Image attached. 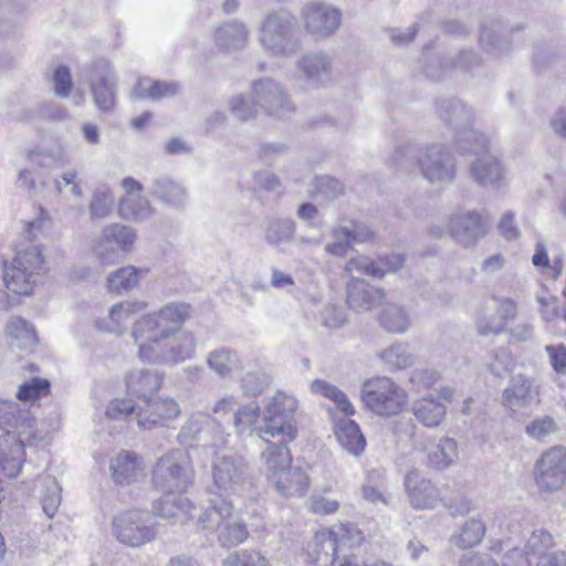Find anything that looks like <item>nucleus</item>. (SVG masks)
Wrapping results in <instances>:
<instances>
[{"label":"nucleus","instance_id":"obj_1","mask_svg":"<svg viewBox=\"0 0 566 566\" xmlns=\"http://www.w3.org/2000/svg\"><path fill=\"white\" fill-rule=\"evenodd\" d=\"M190 313L189 304L169 302L135 319L130 337L137 358L145 364L167 366L191 359L196 353V338L182 328Z\"/></svg>","mask_w":566,"mask_h":566},{"label":"nucleus","instance_id":"obj_2","mask_svg":"<svg viewBox=\"0 0 566 566\" xmlns=\"http://www.w3.org/2000/svg\"><path fill=\"white\" fill-rule=\"evenodd\" d=\"M30 410L22 409L15 401L0 402V470L8 478H15L25 459L24 448L33 447L43 439L34 429Z\"/></svg>","mask_w":566,"mask_h":566},{"label":"nucleus","instance_id":"obj_3","mask_svg":"<svg viewBox=\"0 0 566 566\" xmlns=\"http://www.w3.org/2000/svg\"><path fill=\"white\" fill-rule=\"evenodd\" d=\"M198 527L217 536L222 546H237L249 537L242 517L228 501L208 505L198 515Z\"/></svg>","mask_w":566,"mask_h":566},{"label":"nucleus","instance_id":"obj_4","mask_svg":"<svg viewBox=\"0 0 566 566\" xmlns=\"http://www.w3.org/2000/svg\"><path fill=\"white\" fill-rule=\"evenodd\" d=\"M361 401L376 416L396 417L409 406L407 390L390 377L378 376L365 380L360 390Z\"/></svg>","mask_w":566,"mask_h":566},{"label":"nucleus","instance_id":"obj_5","mask_svg":"<svg viewBox=\"0 0 566 566\" xmlns=\"http://www.w3.org/2000/svg\"><path fill=\"white\" fill-rule=\"evenodd\" d=\"M195 476L189 452L185 449H172L157 460L151 482L156 489L164 492L182 493L192 486Z\"/></svg>","mask_w":566,"mask_h":566},{"label":"nucleus","instance_id":"obj_6","mask_svg":"<svg viewBox=\"0 0 566 566\" xmlns=\"http://www.w3.org/2000/svg\"><path fill=\"white\" fill-rule=\"evenodd\" d=\"M213 485L224 494H240L251 485V470L248 462L237 452L220 447L211 460Z\"/></svg>","mask_w":566,"mask_h":566},{"label":"nucleus","instance_id":"obj_7","mask_svg":"<svg viewBox=\"0 0 566 566\" xmlns=\"http://www.w3.org/2000/svg\"><path fill=\"white\" fill-rule=\"evenodd\" d=\"M137 240L136 230L122 223L105 226L88 243L90 253L102 264L113 265L132 252Z\"/></svg>","mask_w":566,"mask_h":566},{"label":"nucleus","instance_id":"obj_8","mask_svg":"<svg viewBox=\"0 0 566 566\" xmlns=\"http://www.w3.org/2000/svg\"><path fill=\"white\" fill-rule=\"evenodd\" d=\"M295 18L285 10L269 12L262 19L258 30V41L268 53L274 56L294 52L292 32Z\"/></svg>","mask_w":566,"mask_h":566},{"label":"nucleus","instance_id":"obj_9","mask_svg":"<svg viewBox=\"0 0 566 566\" xmlns=\"http://www.w3.org/2000/svg\"><path fill=\"white\" fill-rule=\"evenodd\" d=\"M42 263L38 245H30L25 250L18 251L12 263L4 270L3 280L7 289L19 295L31 294L40 276Z\"/></svg>","mask_w":566,"mask_h":566},{"label":"nucleus","instance_id":"obj_10","mask_svg":"<svg viewBox=\"0 0 566 566\" xmlns=\"http://www.w3.org/2000/svg\"><path fill=\"white\" fill-rule=\"evenodd\" d=\"M112 533L123 545L142 547L157 536V526L148 512L130 510L114 516Z\"/></svg>","mask_w":566,"mask_h":566},{"label":"nucleus","instance_id":"obj_11","mask_svg":"<svg viewBox=\"0 0 566 566\" xmlns=\"http://www.w3.org/2000/svg\"><path fill=\"white\" fill-rule=\"evenodd\" d=\"M440 118L453 130V144L458 153H464L472 143L479 144L481 149L485 144V136L471 128L473 115L467 106L457 99L442 101L439 104Z\"/></svg>","mask_w":566,"mask_h":566},{"label":"nucleus","instance_id":"obj_12","mask_svg":"<svg viewBox=\"0 0 566 566\" xmlns=\"http://www.w3.org/2000/svg\"><path fill=\"white\" fill-rule=\"evenodd\" d=\"M418 167L421 176L431 184L447 185L457 177L454 158L442 145H427L420 148Z\"/></svg>","mask_w":566,"mask_h":566},{"label":"nucleus","instance_id":"obj_13","mask_svg":"<svg viewBox=\"0 0 566 566\" xmlns=\"http://www.w3.org/2000/svg\"><path fill=\"white\" fill-rule=\"evenodd\" d=\"M534 480L542 492L553 493L566 482V448L555 446L544 451L534 467Z\"/></svg>","mask_w":566,"mask_h":566},{"label":"nucleus","instance_id":"obj_14","mask_svg":"<svg viewBox=\"0 0 566 566\" xmlns=\"http://www.w3.org/2000/svg\"><path fill=\"white\" fill-rule=\"evenodd\" d=\"M300 15L306 32L315 39H327L335 34L343 20L340 9L323 1L307 2Z\"/></svg>","mask_w":566,"mask_h":566},{"label":"nucleus","instance_id":"obj_15","mask_svg":"<svg viewBox=\"0 0 566 566\" xmlns=\"http://www.w3.org/2000/svg\"><path fill=\"white\" fill-rule=\"evenodd\" d=\"M363 541L364 536L359 528L349 523H339L315 533L313 538L314 553L317 559L321 555H324L326 562H328L335 557L338 549L359 546Z\"/></svg>","mask_w":566,"mask_h":566},{"label":"nucleus","instance_id":"obj_16","mask_svg":"<svg viewBox=\"0 0 566 566\" xmlns=\"http://www.w3.org/2000/svg\"><path fill=\"white\" fill-rule=\"evenodd\" d=\"M228 436L220 424L203 413L192 415L182 426L179 437L184 443L210 447L216 450L226 447Z\"/></svg>","mask_w":566,"mask_h":566},{"label":"nucleus","instance_id":"obj_17","mask_svg":"<svg viewBox=\"0 0 566 566\" xmlns=\"http://www.w3.org/2000/svg\"><path fill=\"white\" fill-rule=\"evenodd\" d=\"M88 80L98 109L112 112L115 107L117 78L111 63L106 60L94 62L88 71Z\"/></svg>","mask_w":566,"mask_h":566},{"label":"nucleus","instance_id":"obj_18","mask_svg":"<svg viewBox=\"0 0 566 566\" xmlns=\"http://www.w3.org/2000/svg\"><path fill=\"white\" fill-rule=\"evenodd\" d=\"M252 94L259 108L264 109L272 116L284 117L294 109L289 95L280 84L269 77L254 82Z\"/></svg>","mask_w":566,"mask_h":566},{"label":"nucleus","instance_id":"obj_19","mask_svg":"<svg viewBox=\"0 0 566 566\" xmlns=\"http://www.w3.org/2000/svg\"><path fill=\"white\" fill-rule=\"evenodd\" d=\"M295 67L305 86L314 90L331 77L333 61L326 52L308 51L296 60Z\"/></svg>","mask_w":566,"mask_h":566},{"label":"nucleus","instance_id":"obj_20","mask_svg":"<svg viewBox=\"0 0 566 566\" xmlns=\"http://www.w3.org/2000/svg\"><path fill=\"white\" fill-rule=\"evenodd\" d=\"M488 144L485 137L484 147L481 149L474 142L463 154L472 153L476 157L471 164V178L482 186H495L503 179L504 171L496 156L489 150Z\"/></svg>","mask_w":566,"mask_h":566},{"label":"nucleus","instance_id":"obj_21","mask_svg":"<svg viewBox=\"0 0 566 566\" xmlns=\"http://www.w3.org/2000/svg\"><path fill=\"white\" fill-rule=\"evenodd\" d=\"M180 415L178 402L169 397L144 399V405L136 412L138 426L143 429H151L155 426H165Z\"/></svg>","mask_w":566,"mask_h":566},{"label":"nucleus","instance_id":"obj_22","mask_svg":"<svg viewBox=\"0 0 566 566\" xmlns=\"http://www.w3.org/2000/svg\"><path fill=\"white\" fill-rule=\"evenodd\" d=\"M450 235L463 247L476 243L486 233V222L476 211L453 214L448 224Z\"/></svg>","mask_w":566,"mask_h":566},{"label":"nucleus","instance_id":"obj_23","mask_svg":"<svg viewBox=\"0 0 566 566\" xmlns=\"http://www.w3.org/2000/svg\"><path fill=\"white\" fill-rule=\"evenodd\" d=\"M410 504L416 509H433L441 502V491L419 470H410L405 479Z\"/></svg>","mask_w":566,"mask_h":566},{"label":"nucleus","instance_id":"obj_24","mask_svg":"<svg viewBox=\"0 0 566 566\" xmlns=\"http://www.w3.org/2000/svg\"><path fill=\"white\" fill-rule=\"evenodd\" d=\"M346 301L350 308L367 312L380 305L385 292L367 283L364 279L352 276L347 282Z\"/></svg>","mask_w":566,"mask_h":566},{"label":"nucleus","instance_id":"obj_25","mask_svg":"<svg viewBox=\"0 0 566 566\" xmlns=\"http://www.w3.org/2000/svg\"><path fill=\"white\" fill-rule=\"evenodd\" d=\"M147 307L143 301L126 300L112 305L108 317L97 323L98 328L122 336L126 333L132 318Z\"/></svg>","mask_w":566,"mask_h":566},{"label":"nucleus","instance_id":"obj_26","mask_svg":"<svg viewBox=\"0 0 566 566\" xmlns=\"http://www.w3.org/2000/svg\"><path fill=\"white\" fill-rule=\"evenodd\" d=\"M111 478L114 483L129 485L145 476L143 461L128 451H120L109 461Z\"/></svg>","mask_w":566,"mask_h":566},{"label":"nucleus","instance_id":"obj_27","mask_svg":"<svg viewBox=\"0 0 566 566\" xmlns=\"http://www.w3.org/2000/svg\"><path fill=\"white\" fill-rule=\"evenodd\" d=\"M416 420L427 429L440 427L447 418V406L431 395L416 399L411 405Z\"/></svg>","mask_w":566,"mask_h":566},{"label":"nucleus","instance_id":"obj_28","mask_svg":"<svg viewBox=\"0 0 566 566\" xmlns=\"http://www.w3.org/2000/svg\"><path fill=\"white\" fill-rule=\"evenodd\" d=\"M249 41V29L238 20L224 22L214 31V43L227 52L242 50Z\"/></svg>","mask_w":566,"mask_h":566},{"label":"nucleus","instance_id":"obj_29","mask_svg":"<svg viewBox=\"0 0 566 566\" xmlns=\"http://www.w3.org/2000/svg\"><path fill=\"white\" fill-rule=\"evenodd\" d=\"M275 490L285 497L302 496L308 490V476L300 467L290 465L270 480Z\"/></svg>","mask_w":566,"mask_h":566},{"label":"nucleus","instance_id":"obj_30","mask_svg":"<svg viewBox=\"0 0 566 566\" xmlns=\"http://www.w3.org/2000/svg\"><path fill=\"white\" fill-rule=\"evenodd\" d=\"M481 46L493 55H501L510 48L507 28L499 20L488 19L482 23Z\"/></svg>","mask_w":566,"mask_h":566},{"label":"nucleus","instance_id":"obj_31","mask_svg":"<svg viewBox=\"0 0 566 566\" xmlns=\"http://www.w3.org/2000/svg\"><path fill=\"white\" fill-rule=\"evenodd\" d=\"M157 514L171 523L185 524L196 516L197 509L184 496H166L155 506Z\"/></svg>","mask_w":566,"mask_h":566},{"label":"nucleus","instance_id":"obj_32","mask_svg":"<svg viewBox=\"0 0 566 566\" xmlns=\"http://www.w3.org/2000/svg\"><path fill=\"white\" fill-rule=\"evenodd\" d=\"M260 458L261 471L268 481L279 475L283 470L289 469L292 462V455L286 447V442L268 443Z\"/></svg>","mask_w":566,"mask_h":566},{"label":"nucleus","instance_id":"obj_33","mask_svg":"<svg viewBox=\"0 0 566 566\" xmlns=\"http://www.w3.org/2000/svg\"><path fill=\"white\" fill-rule=\"evenodd\" d=\"M334 433L338 443L348 453L357 457L365 450L366 440L359 426L354 420L349 418L336 419Z\"/></svg>","mask_w":566,"mask_h":566},{"label":"nucleus","instance_id":"obj_34","mask_svg":"<svg viewBox=\"0 0 566 566\" xmlns=\"http://www.w3.org/2000/svg\"><path fill=\"white\" fill-rule=\"evenodd\" d=\"M532 399V381L522 374L513 376L502 394L503 406L512 411L526 407Z\"/></svg>","mask_w":566,"mask_h":566},{"label":"nucleus","instance_id":"obj_35","mask_svg":"<svg viewBox=\"0 0 566 566\" xmlns=\"http://www.w3.org/2000/svg\"><path fill=\"white\" fill-rule=\"evenodd\" d=\"M163 384V377L157 371L148 369H135L126 376V388L132 395L139 398H149L159 390Z\"/></svg>","mask_w":566,"mask_h":566},{"label":"nucleus","instance_id":"obj_36","mask_svg":"<svg viewBox=\"0 0 566 566\" xmlns=\"http://www.w3.org/2000/svg\"><path fill=\"white\" fill-rule=\"evenodd\" d=\"M265 436L272 438L281 437L284 442L292 441L296 437V427L293 419L279 416L277 411H274L273 408H265L260 427V437L265 439Z\"/></svg>","mask_w":566,"mask_h":566},{"label":"nucleus","instance_id":"obj_37","mask_svg":"<svg viewBox=\"0 0 566 566\" xmlns=\"http://www.w3.org/2000/svg\"><path fill=\"white\" fill-rule=\"evenodd\" d=\"M6 333L12 348L29 353L38 344L34 327L22 317H11Z\"/></svg>","mask_w":566,"mask_h":566},{"label":"nucleus","instance_id":"obj_38","mask_svg":"<svg viewBox=\"0 0 566 566\" xmlns=\"http://www.w3.org/2000/svg\"><path fill=\"white\" fill-rule=\"evenodd\" d=\"M147 270L138 269L133 265L119 268L108 274L106 285L109 292L123 295L134 290Z\"/></svg>","mask_w":566,"mask_h":566},{"label":"nucleus","instance_id":"obj_39","mask_svg":"<svg viewBox=\"0 0 566 566\" xmlns=\"http://www.w3.org/2000/svg\"><path fill=\"white\" fill-rule=\"evenodd\" d=\"M151 195L159 201L174 208H184L188 201V191L179 182L169 178H159L154 182Z\"/></svg>","mask_w":566,"mask_h":566},{"label":"nucleus","instance_id":"obj_40","mask_svg":"<svg viewBox=\"0 0 566 566\" xmlns=\"http://www.w3.org/2000/svg\"><path fill=\"white\" fill-rule=\"evenodd\" d=\"M36 493L42 505L43 512L52 517L56 513L62 495H61V486L59 485L56 479L52 475H41L36 481Z\"/></svg>","mask_w":566,"mask_h":566},{"label":"nucleus","instance_id":"obj_41","mask_svg":"<svg viewBox=\"0 0 566 566\" xmlns=\"http://www.w3.org/2000/svg\"><path fill=\"white\" fill-rule=\"evenodd\" d=\"M119 214L132 222H144L154 217L156 209L143 196H125L119 201Z\"/></svg>","mask_w":566,"mask_h":566},{"label":"nucleus","instance_id":"obj_42","mask_svg":"<svg viewBox=\"0 0 566 566\" xmlns=\"http://www.w3.org/2000/svg\"><path fill=\"white\" fill-rule=\"evenodd\" d=\"M458 455V443L449 437H441L427 452L429 465L437 470H444L452 465Z\"/></svg>","mask_w":566,"mask_h":566},{"label":"nucleus","instance_id":"obj_43","mask_svg":"<svg viewBox=\"0 0 566 566\" xmlns=\"http://www.w3.org/2000/svg\"><path fill=\"white\" fill-rule=\"evenodd\" d=\"M379 322L388 332L402 334L411 326L412 318L405 306L391 303L382 308Z\"/></svg>","mask_w":566,"mask_h":566},{"label":"nucleus","instance_id":"obj_44","mask_svg":"<svg viewBox=\"0 0 566 566\" xmlns=\"http://www.w3.org/2000/svg\"><path fill=\"white\" fill-rule=\"evenodd\" d=\"M485 525L480 518L467 520L451 536V542L459 548L465 549L479 545L485 536Z\"/></svg>","mask_w":566,"mask_h":566},{"label":"nucleus","instance_id":"obj_45","mask_svg":"<svg viewBox=\"0 0 566 566\" xmlns=\"http://www.w3.org/2000/svg\"><path fill=\"white\" fill-rule=\"evenodd\" d=\"M505 326L506 324L503 318L497 315L495 306L491 305L489 301L478 310L475 327L479 335L483 337L499 335L504 331Z\"/></svg>","mask_w":566,"mask_h":566},{"label":"nucleus","instance_id":"obj_46","mask_svg":"<svg viewBox=\"0 0 566 566\" xmlns=\"http://www.w3.org/2000/svg\"><path fill=\"white\" fill-rule=\"evenodd\" d=\"M207 364L221 378H227L233 371L242 368L237 353L228 348L211 352L207 357Z\"/></svg>","mask_w":566,"mask_h":566},{"label":"nucleus","instance_id":"obj_47","mask_svg":"<svg viewBox=\"0 0 566 566\" xmlns=\"http://www.w3.org/2000/svg\"><path fill=\"white\" fill-rule=\"evenodd\" d=\"M378 357L391 370L405 369L413 365L415 359L409 347L403 343H395L378 353Z\"/></svg>","mask_w":566,"mask_h":566},{"label":"nucleus","instance_id":"obj_48","mask_svg":"<svg viewBox=\"0 0 566 566\" xmlns=\"http://www.w3.org/2000/svg\"><path fill=\"white\" fill-rule=\"evenodd\" d=\"M28 163L33 166L51 167L62 165L66 160L65 150L61 145L35 147L27 155Z\"/></svg>","mask_w":566,"mask_h":566},{"label":"nucleus","instance_id":"obj_49","mask_svg":"<svg viewBox=\"0 0 566 566\" xmlns=\"http://www.w3.org/2000/svg\"><path fill=\"white\" fill-rule=\"evenodd\" d=\"M295 222L291 219H271L264 231V239L270 245L289 242L295 234Z\"/></svg>","mask_w":566,"mask_h":566},{"label":"nucleus","instance_id":"obj_50","mask_svg":"<svg viewBox=\"0 0 566 566\" xmlns=\"http://www.w3.org/2000/svg\"><path fill=\"white\" fill-rule=\"evenodd\" d=\"M311 389L314 394H319L331 399L346 416H353L355 413V408L349 401L347 395L337 387L326 382L325 380H314L311 385Z\"/></svg>","mask_w":566,"mask_h":566},{"label":"nucleus","instance_id":"obj_51","mask_svg":"<svg viewBox=\"0 0 566 566\" xmlns=\"http://www.w3.org/2000/svg\"><path fill=\"white\" fill-rule=\"evenodd\" d=\"M554 548L552 535L545 530H536L527 538L525 544L526 555L533 562H538L542 557L551 553Z\"/></svg>","mask_w":566,"mask_h":566},{"label":"nucleus","instance_id":"obj_52","mask_svg":"<svg viewBox=\"0 0 566 566\" xmlns=\"http://www.w3.org/2000/svg\"><path fill=\"white\" fill-rule=\"evenodd\" d=\"M344 271L349 277L354 276L355 272L376 279L384 277L381 265L377 263V260L375 261L367 255H357L349 259L345 263Z\"/></svg>","mask_w":566,"mask_h":566},{"label":"nucleus","instance_id":"obj_53","mask_svg":"<svg viewBox=\"0 0 566 566\" xmlns=\"http://www.w3.org/2000/svg\"><path fill=\"white\" fill-rule=\"evenodd\" d=\"M332 241L327 242L324 250L327 254L338 258L345 256L352 248L349 227L337 226L331 230Z\"/></svg>","mask_w":566,"mask_h":566},{"label":"nucleus","instance_id":"obj_54","mask_svg":"<svg viewBox=\"0 0 566 566\" xmlns=\"http://www.w3.org/2000/svg\"><path fill=\"white\" fill-rule=\"evenodd\" d=\"M559 431L556 420L549 416L533 419L525 427V433L537 441H544L547 437Z\"/></svg>","mask_w":566,"mask_h":566},{"label":"nucleus","instance_id":"obj_55","mask_svg":"<svg viewBox=\"0 0 566 566\" xmlns=\"http://www.w3.org/2000/svg\"><path fill=\"white\" fill-rule=\"evenodd\" d=\"M258 104L254 103L253 94L244 96L242 94L235 95L229 101V109L232 115L239 120H249L256 115Z\"/></svg>","mask_w":566,"mask_h":566},{"label":"nucleus","instance_id":"obj_56","mask_svg":"<svg viewBox=\"0 0 566 566\" xmlns=\"http://www.w3.org/2000/svg\"><path fill=\"white\" fill-rule=\"evenodd\" d=\"M114 206V196L108 188H98L93 193L90 212L93 219L108 216Z\"/></svg>","mask_w":566,"mask_h":566},{"label":"nucleus","instance_id":"obj_57","mask_svg":"<svg viewBox=\"0 0 566 566\" xmlns=\"http://www.w3.org/2000/svg\"><path fill=\"white\" fill-rule=\"evenodd\" d=\"M223 566H272L269 559L256 551H241L229 555Z\"/></svg>","mask_w":566,"mask_h":566},{"label":"nucleus","instance_id":"obj_58","mask_svg":"<svg viewBox=\"0 0 566 566\" xmlns=\"http://www.w3.org/2000/svg\"><path fill=\"white\" fill-rule=\"evenodd\" d=\"M50 384L45 379H33L30 382L23 384L17 397L19 400L33 405L40 397L49 394Z\"/></svg>","mask_w":566,"mask_h":566},{"label":"nucleus","instance_id":"obj_59","mask_svg":"<svg viewBox=\"0 0 566 566\" xmlns=\"http://www.w3.org/2000/svg\"><path fill=\"white\" fill-rule=\"evenodd\" d=\"M260 417V408L254 403L242 406L234 412L233 424L239 433L250 430Z\"/></svg>","mask_w":566,"mask_h":566},{"label":"nucleus","instance_id":"obj_60","mask_svg":"<svg viewBox=\"0 0 566 566\" xmlns=\"http://www.w3.org/2000/svg\"><path fill=\"white\" fill-rule=\"evenodd\" d=\"M50 220L45 211L38 207L35 208V217L24 222L22 234L29 241L36 240L49 226Z\"/></svg>","mask_w":566,"mask_h":566},{"label":"nucleus","instance_id":"obj_61","mask_svg":"<svg viewBox=\"0 0 566 566\" xmlns=\"http://www.w3.org/2000/svg\"><path fill=\"white\" fill-rule=\"evenodd\" d=\"M265 408H273L274 411H277L279 416L292 419L293 413L297 408V400L292 395H287L285 392H277L276 395L273 396V398L265 406Z\"/></svg>","mask_w":566,"mask_h":566},{"label":"nucleus","instance_id":"obj_62","mask_svg":"<svg viewBox=\"0 0 566 566\" xmlns=\"http://www.w3.org/2000/svg\"><path fill=\"white\" fill-rule=\"evenodd\" d=\"M440 374L437 370L421 368L415 369L411 373L409 382L413 385L418 391H420L432 388L440 380Z\"/></svg>","mask_w":566,"mask_h":566},{"label":"nucleus","instance_id":"obj_63","mask_svg":"<svg viewBox=\"0 0 566 566\" xmlns=\"http://www.w3.org/2000/svg\"><path fill=\"white\" fill-rule=\"evenodd\" d=\"M136 409V405L130 399H113L106 406L105 415L113 420H124Z\"/></svg>","mask_w":566,"mask_h":566},{"label":"nucleus","instance_id":"obj_64","mask_svg":"<svg viewBox=\"0 0 566 566\" xmlns=\"http://www.w3.org/2000/svg\"><path fill=\"white\" fill-rule=\"evenodd\" d=\"M307 509L318 515L333 514L339 509V502L323 495H312L306 502Z\"/></svg>","mask_w":566,"mask_h":566}]
</instances>
